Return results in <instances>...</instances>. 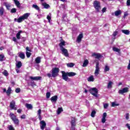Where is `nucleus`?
<instances>
[{"label":"nucleus","instance_id":"30","mask_svg":"<svg viewBox=\"0 0 130 130\" xmlns=\"http://www.w3.org/2000/svg\"><path fill=\"white\" fill-rule=\"evenodd\" d=\"M25 107L27 109H32L33 108V106L30 104H26Z\"/></svg>","mask_w":130,"mask_h":130},{"label":"nucleus","instance_id":"56","mask_svg":"<svg viewBox=\"0 0 130 130\" xmlns=\"http://www.w3.org/2000/svg\"><path fill=\"white\" fill-rule=\"evenodd\" d=\"M47 76L49 77V78H51V77H52V73L50 74V73H48L47 74Z\"/></svg>","mask_w":130,"mask_h":130},{"label":"nucleus","instance_id":"18","mask_svg":"<svg viewBox=\"0 0 130 130\" xmlns=\"http://www.w3.org/2000/svg\"><path fill=\"white\" fill-rule=\"evenodd\" d=\"M18 56L21 58V59H24L25 58V53L23 52L18 53Z\"/></svg>","mask_w":130,"mask_h":130},{"label":"nucleus","instance_id":"61","mask_svg":"<svg viewBox=\"0 0 130 130\" xmlns=\"http://www.w3.org/2000/svg\"><path fill=\"white\" fill-rule=\"evenodd\" d=\"M17 112L18 113H21V112H22V109H19L17 110Z\"/></svg>","mask_w":130,"mask_h":130},{"label":"nucleus","instance_id":"26","mask_svg":"<svg viewBox=\"0 0 130 130\" xmlns=\"http://www.w3.org/2000/svg\"><path fill=\"white\" fill-rule=\"evenodd\" d=\"M42 6L44 7V9H48L50 7L49 5L46 4V3H42Z\"/></svg>","mask_w":130,"mask_h":130},{"label":"nucleus","instance_id":"19","mask_svg":"<svg viewBox=\"0 0 130 130\" xmlns=\"http://www.w3.org/2000/svg\"><path fill=\"white\" fill-rule=\"evenodd\" d=\"M87 81L88 82H94V81H95V78H94L93 75H91L87 78Z\"/></svg>","mask_w":130,"mask_h":130},{"label":"nucleus","instance_id":"15","mask_svg":"<svg viewBox=\"0 0 130 130\" xmlns=\"http://www.w3.org/2000/svg\"><path fill=\"white\" fill-rule=\"evenodd\" d=\"M92 56H95V58H96L97 59H99V58H101L102 57V55L100 53H93L92 54Z\"/></svg>","mask_w":130,"mask_h":130},{"label":"nucleus","instance_id":"50","mask_svg":"<svg viewBox=\"0 0 130 130\" xmlns=\"http://www.w3.org/2000/svg\"><path fill=\"white\" fill-rule=\"evenodd\" d=\"M16 12H17V9H16V8H13L11 10V13H16Z\"/></svg>","mask_w":130,"mask_h":130},{"label":"nucleus","instance_id":"60","mask_svg":"<svg viewBox=\"0 0 130 130\" xmlns=\"http://www.w3.org/2000/svg\"><path fill=\"white\" fill-rule=\"evenodd\" d=\"M126 126H127V127L128 128V129H130V125H129V124L127 123V124H126Z\"/></svg>","mask_w":130,"mask_h":130},{"label":"nucleus","instance_id":"7","mask_svg":"<svg viewBox=\"0 0 130 130\" xmlns=\"http://www.w3.org/2000/svg\"><path fill=\"white\" fill-rule=\"evenodd\" d=\"M99 72H100V68H99V62H97L95 67V70L94 72V76L97 77L99 75Z\"/></svg>","mask_w":130,"mask_h":130},{"label":"nucleus","instance_id":"59","mask_svg":"<svg viewBox=\"0 0 130 130\" xmlns=\"http://www.w3.org/2000/svg\"><path fill=\"white\" fill-rule=\"evenodd\" d=\"M105 12H106V8L104 7V8H103L102 12L105 13Z\"/></svg>","mask_w":130,"mask_h":130},{"label":"nucleus","instance_id":"40","mask_svg":"<svg viewBox=\"0 0 130 130\" xmlns=\"http://www.w3.org/2000/svg\"><path fill=\"white\" fill-rule=\"evenodd\" d=\"M109 70H110L109 66L106 65L105 67V69H104L105 72L106 73V72H109Z\"/></svg>","mask_w":130,"mask_h":130},{"label":"nucleus","instance_id":"17","mask_svg":"<svg viewBox=\"0 0 130 130\" xmlns=\"http://www.w3.org/2000/svg\"><path fill=\"white\" fill-rule=\"evenodd\" d=\"M59 46L60 47V49L61 48H64L63 47V46H66V42H64V41L61 42L59 44Z\"/></svg>","mask_w":130,"mask_h":130},{"label":"nucleus","instance_id":"53","mask_svg":"<svg viewBox=\"0 0 130 130\" xmlns=\"http://www.w3.org/2000/svg\"><path fill=\"white\" fill-rule=\"evenodd\" d=\"M46 97L47 98H49L50 97V92H47L46 93Z\"/></svg>","mask_w":130,"mask_h":130},{"label":"nucleus","instance_id":"24","mask_svg":"<svg viewBox=\"0 0 130 130\" xmlns=\"http://www.w3.org/2000/svg\"><path fill=\"white\" fill-rule=\"evenodd\" d=\"M4 5L5 6V7L7 8V10H10V8H11V4L7 3V2H5L4 3Z\"/></svg>","mask_w":130,"mask_h":130},{"label":"nucleus","instance_id":"23","mask_svg":"<svg viewBox=\"0 0 130 130\" xmlns=\"http://www.w3.org/2000/svg\"><path fill=\"white\" fill-rule=\"evenodd\" d=\"M36 63H40L41 62V57H38L35 59Z\"/></svg>","mask_w":130,"mask_h":130},{"label":"nucleus","instance_id":"37","mask_svg":"<svg viewBox=\"0 0 130 130\" xmlns=\"http://www.w3.org/2000/svg\"><path fill=\"white\" fill-rule=\"evenodd\" d=\"M24 21V19L22 16H20L18 19H17V22L18 23H22Z\"/></svg>","mask_w":130,"mask_h":130},{"label":"nucleus","instance_id":"20","mask_svg":"<svg viewBox=\"0 0 130 130\" xmlns=\"http://www.w3.org/2000/svg\"><path fill=\"white\" fill-rule=\"evenodd\" d=\"M67 75L68 77H74V76H76L77 74L74 72H67Z\"/></svg>","mask_w":130,"mask_h":130},{"label":"nucleus","instance_id":"48","mask_svg":"<svg viewBox=\"0 0 130 130\" xmlns=\"http://www.w3.org/2000/svg\"><path fill=\"white\" fill-rule=\"evenodd\" d=\"M26 52H31V49L29 47H26Z\"/></svg>","mask_w":130,"mask_h":130},{"label":"nucleus","instance_id":"16","mask_svg":"<svg viewBox=\"0 0 130 130\" xmlns=\"http://www.w3.org/2000/svg\"><path fill=\"white\" fill-rule=\"evenodd\" d=\"M83 38V34H80L77 37V42L80 43L82 41V39Z\"/></svg>","mask_w":130,"mask_h":130},{"label":"nucleus","instance_id":"10","mask_svg":"<svg viewBox=\"0 0 130 130\" xmlns=\"http://www.w3.org/2000/svg\"><path fill=\"white\" fill-rule=\"evenodd\" d=\"M71 128L72 129H75V126H76V119L75 118H72L71 121Z\"/></svg>","mask_w":130,"mask_h":130},{"label":"nucleus","instance_id":"54","mask_svg":"<svg viewBox=\"0 0 130 130\" xmlns=\"http://www.w3.org/2000/svg\"><path fill=\"white\" fill-rule=\"evenodd\" d=\"M107 107H108V104H104V108H105V109H106V108H107Z\"/></svg>","mask_w":130,"mask_h":130},{"label":"nucleus","instance_id":"3","mask_svg":"<svg viewBox=\"0 0 130 130\" xmlns=\"http://www.w3.org/2000/svg\"><path fill=\"white\" fill-rule=\"evenodd\" d=\"M93 7L95 9L97 12H99L101 10V6L100 5V2L99 1H94L93 3Z\"/></svg>","mask_w":130,"mask_h":130},{"label":"nucleus","instance_id":"57","mask_svg":"<svg viewBox=\"0 0 130 130\" xmlns=\"http://www.w3.org/2000/svg\"><path fill=\"white\" fill-rule=\"evenodd\" d=\"M38 115H41V109H39L38 111Z\"/></svg>","mask_w":130,"mask_h":130},{"label":"nucleus","instance_id":"41","mask_svg":"<svg viewBox=\"0 0 130 130\" xmlns=\"http://www.w3.org/2000/svg\"><path fill=\"white\" fill-rule=\"evenodd\" d=\"M32 8H34V9H35L37 11H39V10H40V9L39 8V7H38V6L36 5H34V4L32 5Z\"/></svg>","mask_w":130,"mask_h":130},{"label":"nucleus","instance_id":"22","mask_svg":"<svg viewBox=\"0 0 130 130\" xmlns=\"http://www.w3.org/2000/svg\"><path fill=\"white\" fill-rule=\"evenodd\" d=\"M121 31L125 35H129V30L127 29H122Z\"/></svg>","mask_w":130,"mask_h":130},{"label":"nucleus","instance_id":"45","mask_svg":"<svg viewBox=\"0 0 130 130\" xmlns=\"http://www.w3.org/2000/svg\"><path fill=\"white\" fill-rule=\"evenodd\" d=\"M118 34V32H117V31H115L113 32V36H114V39H115V37H116V35H117Z\"/></svg>","mask_w":130,"mask_h":130},{"label":"nucleus","instance_id":"39","mask_svg":"<svg viewBox=\"0 0 130 130\" xmlns=\"http://www.w3.org/2000/svg\"><path fill=\"white\" fill-rule=\"evenodd\" d=\"M47 19L49 22L50 23V20H51V13H49V15H47Z\"/></svg>","mask_w":130,"mask_h":130},{"label":"nucleus","instance_id":"51","mask_svg":"<svg viewBox=\"0 0 130 130\" xmlns=\"http://www.w3.org/2000/svg\"><path fill=\"white\" fill-rule=\"evenodd\" d=\"M125 118L127 120L129 119V113H126L125 114Z\"/></svg>","mask_w":130,"mask_h":130},{"label":"nucleus","instance_id":"35","mask_svg":"<svg viewBox=\"0 0 130 130\" xmlns=\"http://www.w3.org/2000/svg\"><path fill=\"white\" fill-rule=\"evenodd\" d=\"M23 31L22 30H19L18 32L16 34V38L17 39H20V36L21 35V33Z\"/></svg>","mask_w":130,"mask_h":130},{"label":"nucleus","instance_id":"38","mask_svg":"<svg viewBox=\"0 0 130 130\" xmlns=\"http://www.w3.org/2000/svg\"><path fill=\"white\" fill-rule=\"evenodd\" d=\"M2 74L4 76H5V77H8L9 76V73L7 70H4V72H2Z\"/></svg>","mask_w":130,"mask_h":130},{"label":"nucleus","instance_id":"43","mask_svg":"<svg viewBox=\"0 0 130 130\" xmlns=\"http://www.w3.org/2000/svg\"><path fill=\"white\" fill-rule=\"evenodd\" d=\"M95 114H96V111H95L94 110H93L91 112V117H95Z\"/></svg>","mask_w":130,"mask_h":130},{"label":"nucleus","instance_id":"55","mask_svg":"<svg viewBox=\"0 0 130 130\" xmlns=\"http://www.w3.org/2000/svg\"><path fill=\"white\" fill-rule=\"evenodd\" d=\"M126 5L128 7L130 6V0H127L126 2Z\"/></svg>","mask_w":130,"mask_h":130},{"label":"nucleus","instance_id":"9","mask_svg":"<svg viewBox=\"0 0 130 130\" xmlns=\"http://www.w3.org/2000/svg\"><path fill=\"white\" fill-rule=\"evenodd\" d=\"M127 92H128V87H125V88H123L122 89L119 90L118 91L119 94H121L122 95L124 93H126Z\"/></svg>","mask_w":130,"mask_h":130},{"label":"nucleus","instance_id":"32","mask_svg":"<svg viewBox=\"0 0 130 130\" xmlns=\"http://www.w3.org/2000/svg\"><path fill=\"white\" fill-rule=\"evenodd\" d=\"M15 5L17 8H20V2L18 0H14Z\"/></svg>","mask_w":130,"mask_h":130},{"label":"nucleus","instance_id":"13","mask_svg":"<svg viewBox=\"0 0 130 130\" xmlns=\"http://www.w3.org/2000/svg\"><path fill=\"white\" fill-rule=\"evenodd\" d=\"M57 95H54L50 99V100L52 103H54L55 104V103H56V101H57Z\"/></svg>","mask_w":130,"mask_h":130},{"label":"nucleus","instance_id":"25","mask_svg":"<svg viewBox=\"0 0 130 130\" xmlns=\"http://www.w3.org/2000/svg\"><path fill=\"white\" fill-rule=\"evenodd\" d=\"M88 63H89V61L87 59H86L84 61L82 67L83 68H85V67H87V66H88Z\"/></svg>","mask_w":130,"mask_h":130},{"label":"nucleus","instance_id":"28","mask_svg":"<svg viewBox=\"0 0 130 130\" xmlns=\"http://www.w3.org/2000/svg\"><path fill=\"white\" fill-rule=\"evenodd\" d=\"M120 15H121V10H118L115 12V16H116V17H118V16H119Z\"/></svg>","mask_w":130,"mask_h":130},{"label":"nucleus","instance_id":"4","mask_svg":"<svg viewBox=\"0 0 130 130\" xmlns=\"http://www.w3.org/2000/svg\"><path fill=\"white\" fill-rule=\"evenodd\" d=\"M90 93L94 97H98L97 94H98V89L96 88H92L90 89Z\"/></svg>","mask_w":130,"mask_h":130},{"label":"nucleus","instance_id":"42","mask_svg":"<svg viewBox=\"0 0 130 130\" xmlns=\"http://www.w3.org/2000/svg\"><path fill=\"white\" fill-rule=\"evenodd\" d=\"M8 130H15V128L12 125H8Z\"/></svg>","mask_w":130,"mask_h":130},{"label":"nucleus","instance_id":"49","mask_svg":"<svg viewBox=\"0 0 130 130\" xmlns=\"http://www.w3.org/2000/svg\"><path fill=\"white\" fill-rule=\"evenodd\" d=\"M119 105V104H115L114 102L112 103V107H114L115 106H118Z\"/></svg>","mask_w":130,"mask_h":130},{"label":"nucleus","instance_id":"62","mask_svg":"<svg viewBox=\"0 0 130 130\" xmlns=\"http://www.w3.org/2000/svg\"><path fill=\"white\" fill-rule=\"evenodd\" d=\"M38 118L39 120H41L42 119V117L41 116V115L38 116Z\"/></svg>","mask_w":130,"mask_h":130},{"label":"nucleus","instance_id":"44","mask_svg":"<svg viewBox=\"0 0 130 130\" xmlns=\"http://www.w3.org/2000/svg\"><path fill=\"white\" fill-rule=\"evenodd\" d=\"M74 66H75V64L73 63H67V67H68L69 68H73Z\"/></svg>","mask_w":130,"mask_h":130},{"label":"nucleus","instance_id":"34","mask_svg":"<svg viewBox=\"0 0 130 130\" xmlns=\"http://www.w3.org/2000/svg\"><path fill=\"white\" fill-rule=\"evenodd\" d=\"M63 111V110L62 109V108H58V110L57 111V114H60L61 112Z\"/></svg>","mask_w":130,"mask_h":130},{"label":"nucleus","instance_id":"6","mask_svg":"<svg viewBox=\"0 0 130 130\" xmlns=\"http://www.w3.org/2000/svg\"><path fill=\"white\" fill-rule=\"evenodd\" d=\"M60 49L62 52V54H63V55H64L66 57H69V51H68V50H67V49L64 48H62L61 49Z\"/></svg>","mask_w":130,"mask_h":130},{"label":"nucleus","instance_id":"21","mask_svg":"<svg viewBox=\"0 0 130 130\" xmlns=\"http://www.w3.org/2000/svg\"><path fill=\"white\" fill-rule=\"evenodd\" d=\"M12 92V88H11V87H9L7 90L6 91V94L10 96L11 95V93Z\"/></svg>","mask_w":130,"mask_h":130},{"label":"nucleus","instance_id":"64","mask_svg":"<svg viewBox=\"0 0 130 130\" xmlns=\"http://www.w3.org/2000/svg\"><path fill=\"white\" fill-rule=\"evenodd\" d=\"M127 13H125L124 14V17H126V16H127Z\"/></svg>","mask_w":130,"mask_h":130},{"label":"nucleus","instance_id":"46","mask_svg":"<svg viewBox=\"0 0 130 130\" xmlns=\"http://www.w3.org/2000/svg\"><path fill=\"white\" fill-rule=\"evenodd\" d=\"M4 15V8H0V16H3Z\"/></svg>","mask_w":130,"mask_h":130},{"label":"nucleus","instance_id":"52","mask_svg":"<svg viewBox=\"0 0 130 130\" xmlns=\"http://www.w3.org/2000/svg\"><path fill=\"white\" fill-rule=\"evenodd\" d=\"M15 92L16 93H20V92H21V89L19 88H17L16 89Z\"/></svg>","mask_w":130,"mask_h":130},{"label":"nucleus","instance_id":"33","mask_svg":"<svg viewBox=\"0 0 130 130\" xmlns=\"http://www.w3.org/2000/svg\"><path fill=\"white\" fill-rule=\"evenodd\" d=\"M6 58L5 57V55L3 54H0V61H4L5 60Z\"/></svg>","mask_w":130,"mask_h":130},{"label":"nucleus","instance_id":"63","mask_svg":"<svg viewBox=\"0 0 130 130\" xmlns=\"http://www.w3.org/2000/svg\"><path fill=\"white\" fill-rule=\"evenodd\" d=\"M12 40H13L14 42H16L17 41V39L15 37H13Z\"/></svg>","mask_w":130,"mask_h":130},{"label":"nucleus","instance_id":"5","mask_svg":"<svg viewBox=\"0 0 130 130\" xmlns=\"http://www.w3.org/2000/svg\"><path fill=\"white\" fill-rule=\"evenodd\" d=\"M62 74V78L63 80H64V81H70V78L68 77V73L67 72L66 73L64 71H61Z\"/></svg>","mask_w":130,"mask_h":130},{"label":"nucleus","instance_id":"14","mask_svg":"<svg viewBox=\"0 0 130 130\" xmlns=\"http://www.w3.org/2000/svg\"><path fill=\"white\" fill-rule=\"evenodd\" d=\"M106 116H107V113L105 112L103 114V117L102 118V122L103 123H105L106 121Z\"/></svg>","mask_w":130,"mask_h":130},{"label":"nucleus","instance_id":"58","mask_svg":"<svg viewBox=\"0 0 130 130\" xmlns=\"http://www.w3.org/2000/svg\"><path fill=\"white\" fill-rule=\"evenodd\" d=\"M21 118L22 119H25V118H26V115H22V116H21Z\"/></svg>","mask_w":130,"mask_h":130},{"label":"nucleus","instance_id":"12","mask_svg":"<svg viewBox=\"0 0 130 130\" xmlns=\"http://www.w3.org/2000/svg\"><path fill=\"white\" fill-rule=\"evenodd\" d=\"M29 79H30V80H33L34 81H39V80H41V79H42V77L40 76H36V77L30 76Z\"/></svg>","mask_w":130,"mask_h":130},{"label":"nucleus","instance_id":"29","mask_svg":"<svg viewBox=\"0 0 130 130\" xmlns=\"http://www.w3.org/2000/svg\"><path fill=\"white\" fill-rule=\"evenodd\" d=\"M112 85H113V82H112V81H109V82L108 83V89H110L111 88H112Z\"/></svg>","mask_w":130,"mask_h":130},{"label":"nucleus","instance_id":"8","mask_svg":"<svg viewBox=\"0 0 130 130\" xmlns=\"http://www.w3.org/2000/svg\"><path fill=\"white\" fill-rule=\"evenodd\" d=\"M10 107L11 109H14V110H17V107L16 106V102L13 100L10 104Z\"/></svg>","mask_w":130,"mask_h":130},{"label":"nucleus","instance_id":"11","mask_svg":"<svg viewBox=\"0 0 130 130\" xmlns=\"http://www.w3.org/2000/svg\"><path fill=\"white\" fill-rule=\"evenodd\" d=\"M40 128L42 130H44V128H45V127L46 126V123L44 120H42L40 122Z\"/></svg>","mask_w":130,"mask_h":130},{"label":"nucleus","instance_id":"31","mask_svg":"<svg viewBox=\"0 0 130 130\" xmlns=\"http://www.w3.org/2000/svg\"><path fill=\"white\" fill-rule=\"evenodd\" d=\"M16 64V68H17L18 69H20V68L22 67V62L18 61Z\"/></svg>","mask_w":130,"mask_h":130},{"label":"nucleus","instance_id":"36","mask_svg":"<svg viewBox=\"0 0 130 130\" xmlns=\"http://www.w3.org/2000/svg\"><path fill=\"white\" fill-rule=\"evenodd\" d=\"M113 51H115L116 52H118V53L120 52V49H118V48L113 47Z\"/></svg>","mask_w":130,"mask_h":130},{"label":"nucleus","instance_id":"2","mask_svg":"<svg viewBox=\"0 0 130 130\" xmlns=\"http://www.w3.org/2000/svg\"><path fill=\"white\" fill-rule=\"evenodd\" d=\"M10 115H11V118L13 120L14 123L16 125H19L20 123V121H19V119L17 118V116L13 113H11Z\"/></svg>","mask_w":130,"mask_h":130},{"label":"nucleus","instance_id":"47","mask_svg":"<svg viewBox=\"0 0 130 130\" xmlns=\"http://www.w3.org/2000/svg\"><path fill=\"white\" fill-rule=\"evenodd\" d=\"M26 57L29 58V57L31 56V53H30V52H26Z\"/></svg>","mask_w":130,"mask_h":130},{"label":"nucleus","instance_id":"1","mask_svg":"<svg viewBox=\"0 0 130 130\" xmlns=\"http://www.w3.org/2000/svg\"><path fill=\"white\" fill-rule=\"evenodd\" d=\"M52 74V77L53 78H55V77H57L58 76V73H59V69L58 68H53L52 69L51 71Z\"/></svg>","mask_w":130,"mask_h":130},{"label":"nucleus","instance_id":"27","mask_svg":"<svg viewBox=\"0 0 130 130\" xmlns=\"http://www.w3.org/2000/svg\"><path fill=\"white\" fill-rule=\"evenodd\" d=\"M21 17L23 20H26V19H27L28 17H29V13H25L23 14Z\"/></svg>","mask_w":130,"mask_h":130}]
</instances>
